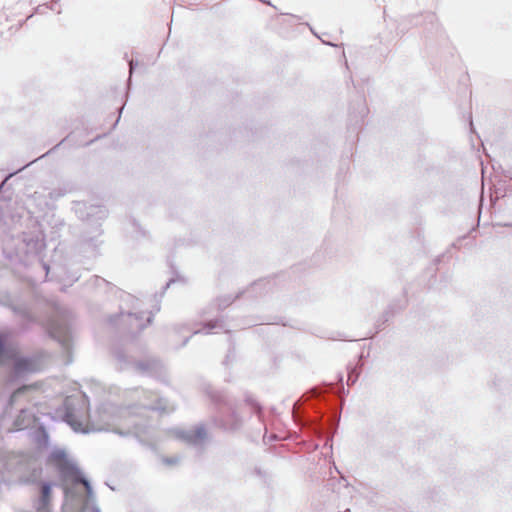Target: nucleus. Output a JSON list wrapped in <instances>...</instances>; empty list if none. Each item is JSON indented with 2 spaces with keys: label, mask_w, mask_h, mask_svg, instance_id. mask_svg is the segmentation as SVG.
<instances>
[{
  "label": "nucleus",
  "mask_w": 512,
  "mask_h": 512,
  "mask_svg": "<svg viewBox=\"0 0 512 512\" xmlns=\"http://www.w3.org/2000/svg\"><path fill=\"white\" fill-rule=\"evenodd\" d=\"M31 386H24L22 388H19L18 390H16L12 396H11V403L15 402L17 397L22 393L24 392L25 390L29 389Z\"/></svg>",
  "instance_id": "3"
},
{
  "label": "nucleus",
  "mask_w": 512,
  "mask_h": 512,
  "mask_svg": "<svg viewBox=\"0 0 512 512\" xmlns=\"http://www.w3.org/2000/svg\"><path fill=\"white\" fill-rule=\"evenodd\" d=\"M16 371L24 372V371H34V365L30 360L20 359L16 362Z\"/></svg>",
  "instance_id": "2"
},
{
  "label": "nucleus",
  "mask_w": 512,
  "mask_h": 512,
  "mask_svg": "<svg viewBox=\"0 0 512 512\" xmlns=\"http://www.w3.org/2000/svg\"><path fill=\"white\" fill-rule=\"evenodd\" d=\"M66 417H67L68 423H70L72 426H75V423L71 420V415L67 414Z\"/></svg>",
  "instance_id": "7"
},
{
  "label": "nucleus",
  "mask_w": 512,
  "mask_h": 512,
  "mask_svg": "<svg viewBox=\"0 0 512 512\" xmlns=\"http://www.w3.org/2000/svg\"><path fill=\"white\" fill-rule=\"evenodd\" d=\"M206 435V432L204 430V428H197L196 430H194V442L196 441L197 438H204Z\"/></svg>",
  "instance_id": "4"
},
{
  "label": "nucleus",
  "mask_w": 512,
  "mask_h": 512,
  "mask_svg": "<svg viewBox=\"0 0 512 512\" xmlns=\"http://www.w3.org/2000/svg\"><path fill=\"white\" fill-rule=\"evenodd\" d=\"M79 482L85 487L88 496L91 495V487H90L88 481L85 479H80Z\"/></svg>",
  "instance_id": "6"
},
{
  "label": "nucleus",
  "mask_w": 512,
  "mask_h": 512,
  "mask_svg": "<svg viewBox=\"0 0 512 512\" xmlns=\"http://www.w3.org/2000/svg\"><path fill=\"white\" fill-rule=\"evenodd\" d=\"M5 343H6V338L4 336L0 335V361L2 360L3 354L6 352L5 351Z\"/></svg>",
  "instance_id": "5"
},
{
  "label": "nucleus",
  "mask_w": 512,
  "mask_h": 512,
  "mask_svg": "<svg viewBox=\"0 0 512 512\" xmlns=\"http://www.w3.org/2000/svg\"><path fill=\"white\" fill-rule=\"evenodd\" d=\"M52 485L42 482L40 484L39 496L34 500V508L36 512H50L52 500Z\"/></svg>",
  "instance_id": "1"
}]
</instances>
